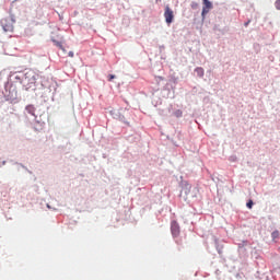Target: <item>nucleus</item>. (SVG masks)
<instances>
[{
    "mask_svg": "<svg viewBox=\"0 0 280 280\" xmlns=\"http://www.w3.org/2000/svg\"><path fill=\"white\" fill-rule=\"evenodd\" d=\"M164 19H165V22L166 24H172L173 21H174V12L173 10L170 8V5H166L165 7V10H164Z\"/></svg>",
    "mask_w": 280,
    "mask_h": 280,
    "instance_id": "obj_2",
    "label": "nucleus"
},
{
    "mask_svg": "<svg viewBox=\"0 0 280 280\" xmlns=\"http://www.w3.org/2000/svg\"><path fill=\"white\" fill-rule=\"evenodd\" d=\"M249 23H250V21H249V22H247V23H245V27H247V26L249 25Z\"/></svg>",
    "mask_w": 280,
    "mask_h": 280,
    "instance_id": "obj_16",
    "label": "nucleus"
},
{
    "mask_svg": "<svg viewBox=\"0 0 280 280\" xmlns=\"http://www.w3.org/2000/svg\"><path fill=\"white\" fill-rule=\"evenodd\" d=\"M114 79H115V75H113V74L108 75V81H112Z\"/></svg>",
    "mask_w": 280,
    "mask_h": 280,
    "instance_id": "obj_14",
    "label": "nucleus"
},
{
    "mask_svg": "<svg viewBox=\"0 0 280 280\" xmlns=\"http://www.w3.org/2000/svg\"><path fill=\"white\" fill-rule=\"evenodd\" d=\"M171 232H172L173 237H177L179 235L180 226L177 223V221H172V223H171Z\"/></svg>",
    "mask_w": 280,
    "mask_h": 280,
    "instance_id": "obj_3",
    "label": "nucleus"
},
{
    "mask_svg": "<svg viewBox=\"0 0 280 280\" xmlns=\"http://www.w3.org/2000/svg\"><path fill=\"white\" fill-rule=\"evenodd\" d=\"M68 57H69V58H73V57H74L73 51H69Z\"/></svg>",
    "mask_w": 280,
    "mask_h": 280,
    "instance_id": "obj_13",
    "label": "nucleus"
},
{
    "mask_svg": "<svg viewBox=\"0 0 280 280\" xmlns=\"http://www.w3.org/2000/svg\"><path fill=\"white\" fill-rule=\"evenodd\" d=\"M173 115H174L175 118H182L183 117V110L182 109H176L173 113Z\"/></svg>",
    "mask_w": 280,
    "mask_h": 280,
    "instance_id": "obj_7",
    "label": "nucleus"
},
{
    "mask_svg": "<svg viewBox=\"0 0 280 280\" xmlns=\"http://www.w3.org/2000/svg\"><path fill=\"white\" fill-rule=\"evenodd\" d=\"M37 77L38 75L34 70H26L24 74V82L27 83V86L32 88V85L36 84Z\"/></svg>",
    "mask_w": 280,
    "mask_h": 280,
    "instance_id": "obj_1",
    "label": "nucleus"
},
{
    "mask_svg": "<svg viewBox=\"0 0 280 280\" xmlns=\"http://www.w3.org/2000/svg\"><path fill=\"white\" fill-rule=\"evenodd\" d=\"M190 191L191 185L189 183H184V186L182 187V194H185L188 197Z\"/></svg>",
    "mask_w": 280,
    "mask_h": 280,
    "instance_id": "obj_5",
    "label": "nucleus"
},
{
    "mask_svg": "<svg viewBox=\"0 0 280 280\" xmlns=\"http://www.w3.org/2000/svg\"><path fill=\"white\" fill-rule=\"evenodd\" d=\"M253 206H254L253 200L247 201V208L252 209V208H253Z\"/></svg>",
    "mask_w": 280,
    "mask_h": 280,
    "instance_id": "obj_11",
    "label": "nucleus"
},
{
    "mask_svg": "<svg viewBox=\"0 0 280 280\" xmlns=\"http://www.w3.org/2000/svg\"><path fill=\"white\" fill-rule=\"evenodd\" d=\"M25 110L27 112L28 115L36 117V115H35L36 108L34 105H27L25 107Z\"/></svg>",
    "mask_w": 280,
    "mask_h": 280,
    "instance_id": "obj_6",
    "label": "nucleus"
},
{
    "mask_svg": "<svg viewBox=\"0 0 280 280\" xmlns=\"http://www.w3.org/2000/svg\"><path fill=\"white\" fill-rule=\"evenodd\" d=\"M195 71H196L197 75L200 78H202L205 74V70L202 68H197Z\"/></svg>",
    "mask_w": 280,
    "mask_h": 280,
    "instance_id": "obj_8",
    "label": "nucleus"
},
{
    "mask_svg": "<svg viewBox=\"0 0 280 280\" xmlns=\"http://www.w3.org/2000/svg\"><path fill=\"white\" fill-rule=\"evenodd\" d=\"M62 50L63 54L67 52L66 48L62 46V48H60Z\"/></svg>",
    "mask_w": 280,
    "mask_h": 280,
    "instance_id": "obj_15",
    "label": "nucleus"
},
{
    "mask_svg": "<svg viewBox=\"0 0 280 280\" xmlns=\"http://www.w3.org/2000/svg\"><path fill=\"white\" fill-rule=\"evenodd\" d=\"M275 5H276V9H277V10H280V0H276Z\"/></svg>",
    "mask_w": 280,
    "mask_h": 280,
    "instance_id": "obj_12",
    "label": "nucleus"
},
{
    "mask_svg": "<svg viewBox=\"0 0 280 280\" xmlns=\"http://www.w3.org/2000/svg\"><path fill=\"white\" fill-rule=\"evenodd\" d=\"M203 8H202V16L209 12V10L213 9V4L209 0H202Z\"/></svg>",
    "mask_w": 280,
    "mask_h": 280,
    "instance_id": "obj_4",
    "label": "nucleus"
},
{
    "mask_svg": "<svg viewBox=\"0 0 280 280\" xmlns=\"http://www.w3.org/2000/svg\"><path fill=\"white\" fill-rule=\"evenodd\" d=\"M191 197H197V195L195 194V195H191Z\"/></svg>",
    "mask_w": 280,
    "mask_h": 280,
    "instance_id": "obj_17",
    "label": "nucleus"
},
{
    "mask_svg": "<svg viewBox=\"0 0 280 280\" xmlns=\"http://www.w3.org/2000/svg\"><path fill=\"white\" fill-rule=\"evenodd\" d=\"M52 42H54L55 46H57L59 49H62V43L61 42H59L55 38H52Z\"/></svg>",
    "mask_w": 280,
    "mask_h": 280,
    "instance_id": "obj_9",
    "label": "nucleus"
},
{
    "mask_svg": "<svg viewBox=\"0 0 280 280\" xmlns=\"http://www.w3.org/2000/svg\"><path fill=\"white\" fill-rule=\"evenodd\" d=\"M279 237V231L272 232V238H278Z\"/></svg>",
    "mask_w": 280,
    "mask_h": 280,
    "instance_id": "obj_10",
    "label": "nucleus"
}]
</instances>
